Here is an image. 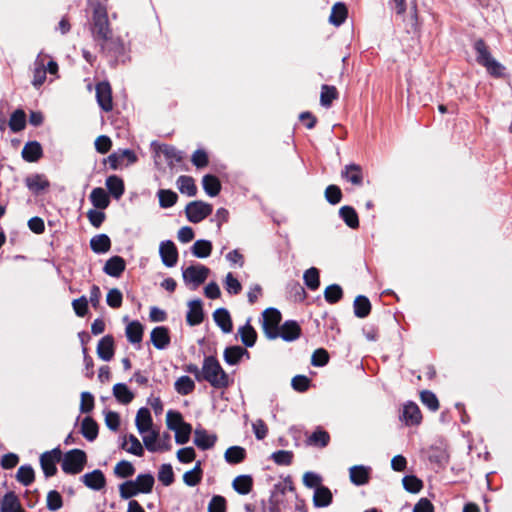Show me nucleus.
Segmentation results:
<instances>
[{
	"mask_svg": "<svg viewBox=\"0 0 512 512\" xmlns=\"http://www.w3.org/2000/svg\"><path fill=\"white\" fill-rule=\"evenodd\" d=\"M106 186L112 196L116 199H119L124 193V183L116 175L109 176L106 179Z\"/></svg>",
	"mask_w": 512,
	"mask_h": 512,
	"instance_id": "37998d69",
	"label": "nucleus"
},
{
	"mask_svg": "<svg viewBox=\"0 0 512 512\" xmlns=\"http://www.w3.org/2000/svg\"><path fill=\"white\" fill-rule=\"evenodd\" d=\"M202 185L205 192L211 197L218 195L221 189L220 181L213 175H205L202 179Z\"/></svg>",
	"mask_w": 512,
	"mask_h": 512,
	"instance_id": "a19ab883",
	"label": "nucleus"
},
{
	"mask_svg": "<svg viewBox=\"0 0 512 512\" xmlns=\"http://www.w3.org/2000/svg\"><path fill=\"white\" fill-rule=\"evenodd\" d=\"M473 47L477 54V63L483 66L489 75L494 78L504 76L505 67L492 57L490 49L483 39H477Z\"/></svg>",
	"mask_w": 512,
	"mask_h": 512,
	"instance_id": "f257e3e1",
	"label": "nucleus"
},
{
	"mask_svg": "<svg viewBox=\"0 0 512 512\" xmlns=\"http://www.w3.org/2000/svg\"><path fill=\"white\" fill-rule=\"evenodd\" d=\"M124 269L125 261L120 256H113L104 266V272L112 277H119Z\"/></svg>",
	"mask_w": 512,
	"mask_h": 512,
	"instance_id": "412c9836",
	"label": "nucleus"
},
{
	"mask_svg": "<svg viewBox=\"0 0 512 512\" xmlns=\"http://www.w3.org/2000/svg\"><path fill=\"white\" fill-rule=\"evenodd\" d=\"M332 502V493L325 487H317L314 491L313 503L316 507H327Z\"/></svg>",
	"mask_w": 512,
	"mask_h": 512,
	"instance_id": "b1692460",
	"label": "nucleus"
},
{
	"mask_svg": "<svg viewBox=\"0 0 512 512\" xmlns=\"http://www.w3.org/2000/svg\"><path fill=\"white\" fill-rule=\"evenodd\" d=\"M114 472L117 476L126 478L132 476L135 472V469L130 462L123 460L116 464Z\"/></svg>",
	"mask_w": 512,
	"mask_h": 512,
	"instance_id": "338daca9",
	"label": "nucleus"
},
{
	"mask_svg": "<svg viewBox=\"0 0 512 512\" xmlns=\"http://www.w3.org/2000/svg\"><path fill=\"white\" fill-rule=\"evenodd\" d=\"M281 314L277 309L268 308L263 312V330L267 338L276 339L279 337V323Z\"/></svg>",
	"mask_w": 512,
	"mask_h": 512,
	"instance_id": "39448f33",
	"label": "nucleus"
},
{
	"mask_svg": "<svg viewBox=\"0 0 512 512\" xmlns=\"http://www.w3.org/2000/svg\"><path fill=\"white\" fill-rule=\"evenodd\" d=\"M210 270L204 265H191L183 270V279L186 283L192 284L193 288H197L199 285L205 282L209 275Z\"/></svg>",
	"mask_w": 512,
	"mask_h": 512,
	"instance_id": "423d86ee",
	"label": "nucleus"
},
{
	"mask_svg": "<svg viewBox=\"0 0 512 512\" xmlns=\"http://www.w3.org/2000/svg\"><path fill=\"white\" fill-rule=\"evenodd\" d=\"M46 80V69L42 55L39 54L35 60L34 76L32 84L35 88H39Z\"/></svg>",
	"mask_w": 512,
	"mask_h": 512,
	"instance_id": "bb28decb",
	"label": "nucleus"
},
{
	"mask_svg": "<svg viewBox=\"0 0 512 512\" xmlns=\"http://www.w3.org/2000/svg\"><path fill=\"white\" fill-rule=\"evenodd\" d=\"M188 312L186 316L187 323L190 326L199 325L203 321V309L200 300H192L188 302Z\"/></svg>",
	"mask_w": 512,
	"mask_h": 512,
	"instance_id": "f3484780",
	"label": "nucleus"
},
{
	"mask_svg": "<svg viewBox=\"0 0 512 512\" xmlns=\"http://www.w3.org/2000/svg\"><path fill=\"white\" fill-rule=\"evenodd\" d=\"M144 446L146 449L150 452H158V446H159V432L155 429H152L145 434H141Z\"/></svg>",
	"mask_w": 512,
	"mask_h": 512,
	"instance_id": "09e8293b",
	"label": "nucleus"
},
{
	"mask_svg": "<svg viewBox=\"0 0 512 512\" xmlns=\"http://www.w3.org/2000/svg\"><path fill=\"white\" fill-rule=\"evenodd\" d=\"M158 479L163 483L165 486H169L174 481V473L172 466L170 464H163L161 465L158 473Z\"/></svg>",
	"mask_w": 512,
	"mask_h": 512,
	"instance_id": "0e129e2a",
	"label": "nucleus"
},
{
	"mask_svg": "<svg viewBox=\"0 0 512 512\" xmlns=\"http://www.w3.org/2000/svg\"><path fill=\"white\" fill-rule=\"evenodd\" d=\"M403 488L412 494H417L423 489V481L415 475H406L402 479Z\"/></svg>",
	"mask_w": 512,
	"mask_h": 512,
	"instance_id": "58836bf2",
	"label": "nucleus"
},
{
	"mask_svg": "<svg viewBox=\"0 0 512 512\" xmlns=\"http://www.w3.org/2000/svg\"><path fill=\"white\" fill-rule=\"evenodd\" d=\"M90 246L95 253H106L111 247V241L107 235L99 234L91 239Z\"/></svg>",
	"mask_w": 512,
	"mask_h": 512,
	"instance_id": "c756f323",
	"label": "nucleus"
},
{
	"mask_svg": "<svg viewBox=\"0 0 512 512\" xmlns=\"http://www.w3.org/2000/svg\"><path fill=\"white\" fill-rule=\"evenodd\" d=\"M246 451L240 446L229 447L224 454L226 462L229 464H238L245 459Z\"/></svg>",
	"mask_w": 512,
	"mask_h": 512,
	"instance_id": "ea45409f",
	"label": "nucleus"
},
{
	"mask_svg": "<svg viewBox=\"0 0 512 512\" xmlns=\"http://www.w3.org/2000/svg\"><path fill=\"white\" fill-rule=\"evenodd\" d=\"M62 470L67 474H78L80 473L87 461V457L84 451L80 449H72L62 455Z\"/></svg>",
	"mask_w": 512,
	"mask_h": 512,
	"instance_id": "20e7f679",
	"label": "nucleus"
},
{
	"mask_svg": "<svg viewBox=\"0 0 512 512\" xmlns=\"http://www.w3.org/2000/svg\"><path fill=\"white\" fill-rule=\"evenodd\" d=\"M134 483L138 486L141 493H149L153 488L154 478L151 474H140L136 477Z\"/></svg>",
	"mask_w": 512,
	"mask_h": 512,
	"instance_id": "4d7b16f0",
	"label": "nucleus"
},
{
	"mask_svg": "<svg viewBox=\"0 0 512 512\" xmlns=\"http://www.w3.org/2000/svg\"><path fill=\"white\" fill-rule=\"evenodd\" d=\"M188 220L192 223H199L212 212V205L202 202H190L185 209Z\"/></svg>",
	"mask_w": 512,
	"mask_h": 512,
	"instance_id": "0eeeda50",
	"label": "nucleus"
},
{
	"mask_svg": "<svg viewBox=\"0 0 512 512\" xmlns=\"http://www.w3.org/2000/svg\"><path fill=\"white\" fill-rule=\"evenodd\" d=\"M175 390L180 394V395H188L190 394L194 388H195V383L194 381L188 377V376H181L180 378H178L175 382Z\"/></svg>",
	"mask_w": 512,
	"mask_h": 512,
	"instance_id": "8fccbe9b",
	"label": "nucleus"
},
{
	"mask_svg": "<svg viewBox=\"0 0 512 512\" xmlns=\"http://www.w3.org/2000/svg\"><path fill=\"white\" fill-rule=\"evenodd\" d=\"M347 13L346 6L343 3L338 2L332 7L329 22L335 26H340L347 18Z\"/></svg>",
	"mask_w": 512,
	"mask_h": 512,
	"instance_id": "7c9ffc66",
	"label": "nucleus"
},
{
	"mask_svg": "<svg viewBox=\"0 0 512 512\" xmlns=\"http://www.w3.org/2000/svg\"><path fill=\"white\" fill-rule=\"evenodd\" d=\"M150 339L155 348L159 350L165 349L170 343L168 328L164 326L155 327L151 331Z\"/></svg>",
	"mask_w": 512,
	"mask_h": 512,
	"instance_id": "ddd939ff",
	"label": "nucleus"
},
{
	"mask_svg": "<svg viewBox=\"0 0 512 512\" xmlns=\"http://www.w3.org/2000/svg\"><path fill=\"white\" fill-rule=\"evenodd\" d=\"M338 98L337 89L334 86L322 85L320 94V103L323 107H330L333 100Z\"/></svg>",
	"mask_w": 512,
	"mask_h": 512,
	"instance_id": "c03bdc74",
	"label": "nucleus"
},
{
	"mask_svg": "<svg viewBox=\"0 0 512 512\" xmlns=\"http://www.w3.org/2000/svg\"><path fill=\"white\" fill-rule=\"evenodd\" d=\"M26 124V115L22 110H16L10 117L9 127L13 132L24 129Z\"/></svg>",
	"mask_w": 512,
	"mask_h": 512,
	"instance_id": "864d4df0",
	"label": "nucleus"
},
{
	"mask_svg": "<svg viewBox=\"0 0 512 512\" xmlns=\"http://www.w3.org/2000/svg\"><path fill=\"white\" fill-rule=\"evenodd\" d=\"M100 46L103 51L107 53H111L115 56H120L125 53V44L120 37H116L111 32L107 35V38H102L100 41Z\"/></svg>",
	"mask_w": 512,
	"mask_h": 512,
	"instance_id": "9d476101",
	"label": "nucleus"
},
{
	"mask_svg": "<svg viewBox=\"0 0 512 512\" xmlns=\"http://www.w3.org/2000/svg\"><path fill=\"white\" fill-rule=\"evenodd\" d=\"M202 479L201 463L197 462L192 470L184 473L183 481L188 486L197 485Z\"/></svg>",
	"mask_w": 512,
	"mask_h": 512,
	"instance_id": "de8ad7c7",
	"label": "nucleus"
},
{
	"mask_svg": "<svg viewBox=\"0 0 512 512\" xmlns=\"http://www.w3.org/2000/svg\"><path fill=\"white\" fill-rule=\"evenodd\" d=\"M135 425L140 434H145L153 429V420L148 408L143 407L138 410L135 418Z\"/></svg>",
	"mask_w": 512,
	"mask_h": 512,
	"instance_id": "2eb2a0df",
	"label": "nucleus"
},
{
	"mask_svg": "<svg viewBox=\"0 0 512 512\" xmlns=\"http://www.w3.org/2000/svg\"><path fill=\"white\" fill-rule=\"evenodd\" d=\"M192 254L197 258H207L212 251V243L208 240H197L192 248Z\"/></svg>",
	"mask_w": 512,
	"mask_h": 512,
	"instance_id": "49530a36",
	"label": "nucleus"
},
{
	"mask_svg": "<svg viewBox=\"0 0 512 512\" xmlns=\"http://www.w3.org/2000/svg\"><path fill=\"white\" fill-rule=\"evenodd\" d=\"M82 482L92 490H100L106 484V479L101 470H94L90 473H86L81 477Z\"/></svg>",
	"mask_w": 512,
	"mask_h": 512,
	"instance_id": "4468645a",
	"label": "nucleus"
},
{
	"mask_svg": "<svg viewBox=\"0 0 512 512\" xmlns=\"http://www.w3.org/2000/svg\"><path fill=\"white\" fill-rule=\"evenodd\" d=\"M244 355H249L241 346H231L225 349L224 359L229 365H236Z\"/></svg>",
	"mask_w": 512,
	"mask_h": 512,
	"instance_id": "a878e982",
	"label": "nucleus"
},
{
	"mask_svg": "<svg viewBox=\"0 0 512 512\" xmlns=\"http://www.w3.org/2000/svg\"><path fill=\"white\" fill-rule=\"evenodd\" d=\"M27 187L33 192H39L48 187V181L41 175H32L26 178Z\"/></svg>",
	"mask_w": 512,
	"mask_h": 512,
	"instance_id": "603ef678",
	"label": "nucleus"
},
{
	"mask_svg": "<svg viewBox=\"0 0 512 512\" xmlns=\"http://www.w3.org/2000/svg\"><path fill=\"white\" fill-rule=\"evenodd\" d=\"M96 98L99 106L109 112L113 108L112 91L108 82H100L96 86Z\"/></svg>",
	"mask_w": 512,
	"mask_h": 512,
	"instance_id": "9b49d317",
	"label": "nucleus"
},
{
	"mask_svg": "<svg viewBox=\"0 0 512 512\" xmlns=\"http://www.w3.org/2000/svg\"><path fill=\"white\" fill-rule=\"evenodd\" d=\"M42 156V147L37 141L25 144L22 149V157L28 162H35Z\"/></svg>",
	"mask_w": 512,
	"mask_h": 512,
	"instance_id": "5701e85b",
	"label": "nucleus"
},
{
	"mask_svg": "<svg viewBox=\"0 0 512 512\" xmlns=\"http://www.w3.org/2000/svg\"><path fill=\"white\" fill-rule=\"evenodd\" d=\"M354 313L358 318H364L368 316L371 310V304L367 297L359 295L355 298L354 303Z\"/></svg>",
	"mask_w": 512,
	"mask_h": 512,
	"instance_id": "e433bc0d",
	"label": "nucleus"
},
{
	"mask_svg": "<svg viewBox=\"0 0 512 512\" xmlns=\"http://www.w3.org/2000/svg\"><path fill=\"white\" fill-rule=\"evenodd\" d=\"M341 176L353 185H361L363 181L362 169L356 164L345 166L341 172Z\"/></svg>",
	"mask_w": 512,
	"mask_h": 512,
	"instance_id": "6ab92c4d",
	"label": "nucleus"
},
{
	"mask_svg": "<svg viewBox=\"0 0 512 512\" xmlns=\"http://www.w3.org/2000/svg\"><path fill=\"white\" fill-rule=\"evenodd\" d=\"M81 433L88 441L95 440L98 435L97 423L90 417L84 418L81 424Z\"/></svg>",
	"mask_w": 512,
	"mask_h": 512,
	"instance_id": "c9c22d12",
	"label": "nucleus"
},
{
	"mask_svg": "<svg viewBox=\"0 0 512 512\" xmlns=\"http://www.w3.org/2000/svg\"><path fill=\"white\" fill-rule=\"evenodd\" d=\"M61 459L62 451L59 448H54L41 454L40 464L46 477H51L56 474V463L61 461Z\"/></svg>",
	"mask_w": 512,
	"mask_h": 512,
	"instance_id": "6e6552de",
	"label": "nucleus"
},
{
	"mask_svg": "<svg viewBox=\"0 0 512 512\" xmlns=\"http://www.w3.org/2000/svg\"><path fill=\"white\" fill-rule=\"evenodd\" d=\"M306 286L311 290H316L319 285V271L315 267H311L304 272L303 275Z\"/></svg>",
	"mask_w": 512,
	"mask_h": 512,
	"instance_id": "5fc2aeb1",
	"label": "nucleus"
},
{
	"mask_svg": "<svg viewBox=\"0 0 512 512\" xmlns=\"http://www.w3.org/2000/svg\"><path fill=\"white\" fill-rule=\"evenodd\" d=\"M202 380L209 382L215 388H225L229 385L227 373L213 356L205 357L203 361Z\"/></svg>",
	"mask_w": 512,
	"mask_h": 512,
	"instance_id": "f03ea898",
	"label": "nucleus"
},
{
	"mask_svg": "<svg viewBox=\"0 0 512 512\" xmlns=\"http://www.w3.org/2000/svg\"><path fill=\"white\" fill-rule=\"evenodd\" d=\"M400 420L404 422L406 426H419L423 420L419 406L412 401L404 404Z\"/></svg>",
	"mask_w": 512,
	"mask_h": 512,
	"instance_id": "1a4fd4ad",
	"label": "nucleus"
},
{
	"mask_svg": "<svg viewBox=\"0 0 512 512\" xmlns=\"http://www.w3.org/2000/svg\"><path fill=\"white\" fill-rule=\"evenodd\" d=\"M208 512H226V500L222 496H214L208 505Z\"/></svg>",
	"mask_w": 512,
	"mask_h": 512,
	"instance_id": "774afa93",
	"label": "nucleus"
},
{
	"mask_svg": "<svg viewBox=\"0 0 512 512\" xmlns=\"http://www.w3.org/2000/svg\"><path fill=\"white\" fill-rule=\"evenodd\" d=\"M119 493L123 499H129L141 493L134 481H126L119 486Z\"/></svg>",
	"mask_w": 512,
	"mask_h": 512,
	"instance_id": "052dcab7",
	"label": "nucleus"
},
{
	"mask_svg": "<svg viewBox=\"0 0 512 512\" xmlns=\"http://www.w3.org/2000/svg\"><path fill=\"white\" fill-rule=\"evenodd\" d=\"M166 423H167V427L170 430L175 431L178 427H180L184 423V420H183L182 415L179 412L169 410L166 414Z\"/></svg>",
	"mask_w": 512,
	"mask_h": 512,
	"instance_id": "69168bd1",
	"label": "nucleus"
},
{
	"mask_svg": "<svg viewBox=\"0 0 512 512\" xmlns=\"http://www.w3.org/2000/svg\"><path fill=\"white\" fill-rule=\"evenodd\" d=\"M90 200L98 209H105L110 203L109 197L103 188H94L90 194Z\"/></svg>",
	"mask_w": 512,
	"mask_h": 512,
	"instance_id": "72a5a7b5",
	"label": "nucleus"
},
{
	"mask_svg": "<svg viewBox=\"0 0 512 512\" xmlns=\"http://www.w3.org/2000/svg\"><path fill=\"white\" fill-rule=\"evenodd\" d=\"M177 187L181 193L187 194L190 197L196 195L197 187L190 176H180L177 179Z\"/></svg>",
	"mask_w": 512,
	"mask_h": 512,
	"instance_id": "79ce46f5",
	"label": "nucleus"
},
{
	"mask_svg": "<svg viewBox=\"0 0 512 512\" xmlns=\"http://www.w3.org/2000/svg\"><path fill=\"white\" fill-rule=\"evenodd\" d=\"M122 448L126 450L128 453H131L136 456H142L144 453V449L141 442L138 440L136 436L132 434L124 439Z\"/></svg>",
	"mask_w": 512,
	"mask_h": 512,
	"instance_id": "4c0bfd02",
	"label": "nucleus"
},
{
	"mask_svg": "<svg viewBox=\"0 0 512 512\" xmlns=\"http://www.w3.org/2000/svg\"><path fill=\"white\" fill-rule=\"evenodd\" d=\"M113 395L122 404H129L134 398V394L124 383H117L113 386Z\"/></svg>",
	"mask_w": 512,
	"mask_h": 512,
	"instance_id": "473e14b6",
	"label": "nucleus"
},
{
	"mask_svg": "<svg viewBox=\"0 0 512 512\" xmlns=\"http://www.w3.org/2000/svg\"><path fill=\"white\" fill-rule=\"evenodd\" d=\"M126 336L129 342L140 343L143 337V326L138 321H132L126 326Z\"/></svg>",
	"mask_w": 512,
	"mask_h": 512,
	"instance_id": "2f4dec72",
	"label": "nucleus"
},
{
	"mask_svg": "<svg viewBox=\"0 0 512 512\" xmlns=\"http://www.w3.org/2000/svg\"><path fill=\"white\" fill-rule=\"evenodd\" d=\"M349 476L355 485H363L368 481V470L364 466H352L349 469Z\"/></svg>",
	"mask_w": 512,
	"mask_h": 512,
	"instance_id": "a18cd8bd",
	"label": "nucleus"
},
{
	"mask_svg": "<svg viewBox=\"0 0 512 512\" xmlns=\"http://www.w3.org/2000/svg\"><path fill=\"white\" fill-rule=\"evenodd\" d=\"M301 329L295 321L285 322L279 329V336L285 341H293L300 336Z\"/></svg>",
	"mask_w": 512,
	"mask_h": 512,
	"instance_id": "4be33fe9",
	"label": "nucleus"
},
{
	"mask_svg": "<svg viewBox=\"0 0 512 512\" xmlns=\"http://www.w3.org/2000/svg\"><path fill=\"white\" fill-rule=\"evenodd\" d=\"M339 215L343 219V221L346 223V225L349 226L350 228L355 229L359 226L358 215L353 207H351V206L341 207L339 210Z\"/></svg>",
	"mask_w": 512,
	"mask_h": 512,
	"instance_id": "f704fd0d",
	"label": "nucleus"
},
{
	"mask_svg": "<svg viewBox=\"0 0 512 512\" xmlns=\"http://www.w3.org/2000/svg\"><path fill=\"white\" fill-rule=\"evenodd\" d=\"M112 32L110 28L107 8L98 3L95 5L92 16V35L96 41L102 38H107V35Z\"/></svg>",
	"mask_w": 512,
	"mask_h": 512,
	"instance_id": "7ed1b4c3",
	"label": "nucleus"
},
{
	"mask_svg": "<svg viewBox=\"0 0 512 512\" xmlns=\"http://www.w3.org/2000/svg\"><path fill=\"white\" fill-rule=\"evenodd\" d=\"M159 254L165 266L173 267L176 265L178 260V251L172 241H162L159 246Z\"/></svg>",
	"mask_w": 512,
	"mask_h": 512,
	"instance_id": "f8f14e48",
	"label": "nucleus"
},
{
	"mask_svg": "<svg viewBox=\"0 0 512 512\" xmlns=\"http://www.w3.org/2000/svg\"><path fill=\"white\" fill-rule=\"evenodd\" d=\"M252 485L253 480L252 477L249 475L237 476L232 482L234 490L241 495L248 494L252 489Z\"/></svg>",
	"mask_w": 512,
	"mask_h": 512,
	"instance_id": "cd10ccee",
	"label": "nucleus"
},
{
	"mask_svg": "<svg viewBox=\"0 0 512 512\" xmlns=\"http://www.w3.org/2000/svg\"><path fill=\"white\" fill-rule=\"evenodd\" d=\"M329 434L324 430L315 431L308 439L309 444L319 447L327 446L329 442Z\"/></svg>",
	"mask_w": 512,
	"mask_h": 512,
	"instance_id": "e2e57ef3",
	"label": "nucleus"
},
{
	"mask_svg": "<svg viewBox=\"0 0 512 512\" xmlns=\"http://www.w3.org/2000/svg\"><path fill=\"white\" fill-rule=\"evenodd\" d=\"M97 354L104 361H110L114 355V340L110 335L104 336L98 343Z\"/></svg>",
	"mask_w": 512,
	"mask_h": 512,
	"instance_id": "a211bd4d",
	"label": "nucleus"
},
{
	"mask_svg": "<svg viewBox=\"0 0 512 512\" xmlns=\"http://www.w3.org/2000/svg\"><path fill=\"white\" fill-rule=\"evenodd\" d=\"M343 295L342 288L337 284L328 286L324 291L325 300L329 303L338 302Z\"/></svg>",
	"mask_w": 512,
	"mask_h": 512,
	"instance_id": "680f3d73",
	"label": "nucleus"
},
{
	"mask_svg": "<svg viewBox=\"0 0 512 512\" xmlns=\"http://www.w3.org/2000/svg\"><path fill=\"white\" fill-rule=\"evenodd\" d=\"M21 508L19 499L13 492L6 493L0 503L1 512H19Z\"/></svg>",
	"mask_w": 512,
	"mask_h": 512,
	"instance_id": "393cba45",
	"label": "nucleus"
},
{
	"mask_svg": "<svg viewBox=\"0 0 512 512\" xmlns=\"http://www.w3.org/2000/svg\"><path fill=\"white\" fill-rule=\"evenodd\" d=\"M159 205L162 208H169L177 201V194L172 190L160 189L158 191Z\"/></svg>",
	"mask_w": 512,
	"mask_h": 512,
	"instance_id": "6e6d98bb",
	"label": "nucleus"
},
{
	"mask_svg": "<svg viewBox=\"0 0 512 512\" xmlns=\"http://www.w3.org/2000/svg\"><path fill=\"white\" fill-rule=\"evenodd\" d=\"M175 441L177 444H186L190 439V434L192 432V426L186 422H184L180 427H178L175 431Z\"/></svg>",
	"mask_w": 512,
	"mask_h": 512,
	"instance_id": "bf43d9fd",
	"label": "nucleus"
},
{
	"mask_svg": "<svg viewBox=\"0 0 512 512\" xmlns=\"http://www.w3.org/2000/svg\"><path fill=\"white\" fill-rule=\"evenodd\" d=\"M213 319L224 333H230L233 329L232 320L227 309L219 308L214 311Z\"/></svg>",
	"mask_w": 512,
	"mask_h": 512,
	"instance_id": "aec40b11",
	"label": "nucleus"
},
{
	"mask_svg": "<svg viewBox=\"0 0 512 512\" xmlns=\"http://www.w3.org/2000/svg\"><path fill=\"white\" fill-rule=\"evenodd\" d=\"M238 334L240 335L242 343L246 347L254 346L257 340V333L249 322H247L244 326L238 329Z\"/></svg>",
	"mask_w": 512,
	"mask_h": 512,
	"instance_id": "c85d7f7f",
	"label": "nucleus"
},
{
	"mask_svg": "<svg viewBox=\"0 0 512 512\" xmlns=\"http://www.w3.org/2000/svg\"><path fill=\"white\" fill-rule=\"evenodd\" d=\"M216 440V435L209 434L206 430L202 428H196L194 431V444L202 450L212 448Z\"/></svg>",
	"mask_w": 512,
	"mask_h": 512,
	"instance_id": "dca6fc26",
	"label": "nucleus"
},
{
	"mask_svg": "<svg viewBox=\"0 0 512 512\" xmlns=\"http://www.w3.org/2000/svg\"><path fill=\"white\" fill-rule=\"evenodd\" d=\"M420 400L428 409L433 412L437 411L440 407L437 396L430 390L421 391Z\"/></svg>",
	"mask_w": 512,
	"mask_h": 512,
	"instance_id": "3c124183",
	"label": "nucleus"
},
{
	"mask_svg": "<svg viewBox=\"0 0 512 512\" xmlns=\"http://www.w3.org/2000/svg\"><path fill=\"white\" fill-rule=\"evenodd\" d=\"M16 479L25 486L30 485L34 481L33 468L28 465L20 466L16 474Z\"/></svg>",
	"mask_w": 512,
	"mask_h": 512,
	"instance_id": "13d9d810",
	"label": "nucleus"
}]
</instances>
